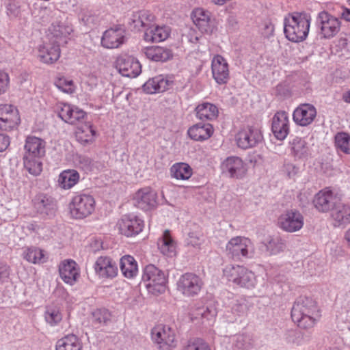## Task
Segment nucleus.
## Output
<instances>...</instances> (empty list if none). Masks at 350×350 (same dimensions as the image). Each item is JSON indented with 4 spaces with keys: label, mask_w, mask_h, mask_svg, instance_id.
I'll list each match as a JSON object with an SVG mask.
<instances>
[{
    "label": "nucleus",
    "mask_w": 350,
    "mask_h": 350,
    "mask_svg": "<svg viewBox=\"0 0 350 350\" xmlns=\"http://www.w3.org/2000/svg\"><path fill=\"white\" fill-rule=\"evenodd\" d=\"M79 174L75 170L63 171L58 177V185L63 189H69L74 187L79 180Z\"/></svg>",
    "instance_id": "79ce46f5"
},
{
    "label": "nucleus",
    "mask_w": 350,
    "mask_h": 350,
    "mask_svg": "<svg viewBox=\"0 0 350 350\" xmlns=\"http://www.w3.org/2000/svg\"><path fill=\"white\" fill-rule=\"evenodd\" d=\"M142 280L148 291L152 294L161 293L164 291L166 282L165 274L154 265L150 264L145 267Z\"/></svg>",
    "instance_id": "423d86ee"
},
{
    "label": "nucleus",
    "mask_w": 350,
    "mask_h": 350,
    "mask_svg": "<svg viewBox=\"0 0 350 350\" xmlns=\"http://www.w3.org/2000/svg\"><path fill=\"white\" fill-rule=\"evenodd\" d=\"M291 155L298 160H308L312 157V149L301 137H295L289 142Z\"/></svg>",
    "instance_id": "a878e982"
},
{
    "label": "nucleus",
    "mask_w": 350,
    "mask_h": 350,
    "mask_svg": "<svg viewBox=\"0 0 350 350\" xmlns=\"http://www.w3.org/2000/svg\"><path fill=\"white\" fill-rule=\"evenodd\" d=\"M342 100L347 103H350V90L342 94Z\"/></svg>",
    "instance_id": "774afa93"
},
{
    "label": "nucleus",
    "mask_w": 350,
    "mask_h": 350,
    "mask_svg": "<svg viewBox=\"0 0 350 350\" xmlns=\"http://www.w3.org/2000/svg\"><path fill=\"white\" fill-rule=\"evenodd\" d=\"M81 340L75 334H69L57 340L55 350H82Z\"/></svg>",
    "instance_id": "72a5a7b5"
},
{
    "label": "nucleus",
    "mask_w": 350,
    "mask_h": 350,
    "mask_svg": "<svg viewBox=\"0 0 350 350\" xmlns=\"http://www.w3.org/2000/svg\"><path fill=\"white\" fill-rule=\"evenodd\" d=\"M311 16L306 12H293L284 20V32L286 38L293 42L305 40L308 36Z\"/></svg>",
    "instance_id": "f03ea898"
},
{
    "label": "nucleus",
    "mask_w": 350,
    "mask_h": 350,
    "mask_svg": "<svg viewBox=\"0 0 350 350\" xmlns=\"http://www.w3.org/2000/svg\"><path fill=\"white\" fill-rule=\"evenodd\" d=\"M116 67L122 76L127 77H136L142 71L138 60L128 55L119 56L116 62Z\"/></svg>",
    "instance_id": "f3484780"
},
{
    "label": "nucleus",
    "mask_w": 350,
    "mask_h": 350,
    "mask_svg": "<svg viewBox=\"0 0 350 350\" xmlns=\"http://www.w3.org/2000/svg\"><path fill=\"white\" fill-rule=\"evenodd\" d=\"M184 350H211L208 345L201 339L190 341Z\"/></svg>",
    "instance_id": "4d7b16f0"
},
{
    "label": "nucleus",
    "mask_w": 350,
    "mask_h": 350,
    "mask_svg": "<svg viewBox=\"0 0 350 350\" xmlns=\"http://www.w3.org/2000/svg\"><path fill=\"white\" fill-rule=\"evenodd\" d=\"M33 207L41 215H52L56 210V202L52 197L43 193L36 195L33 200Z\"/></svg>",
    "instance_id": "cd10ccee"
},
{
    "label": "nucleus",
    "mask_w": 350,
    "mask_h": 350,
    "mask_svg": "<svg viewBox=\"0 0 350 350\" xmlns=\"http://www.w3.org/2000/svg\"><path fill=\"white\" fill-rule=\"evenodd\" d=\"M95 135L96 131L90 124L81 126L78 128L76 132L77 140L83 144L92 143L94 140Z\"/></svg>",
    "instance_id": "a18cd8bd"
},
{
    "label": "nucleus",
    "mask_w": 350,
    "mask_h": 350,
    "mask_svg": "<svg viewBox=\"0 0 350 350\" xmlns=\"http://www.w3.org/2000/svg\"><path fill=\"white\" fill-rule=\"evenodd\" d=\"M217 314V309L213 305H196L190 312L191 319H200L209 325L215 322Z\"/></svg>",
    "instance_id": "393cba45"
},
{
    "label": "nucleus",
    "mask_w": 350,
    "mask_h": 350,
    "mask_svg": "<svg viewBox=\"0 0 350 350\" xmlns=\"http://www.w3.org/2000/svg\"><path fill=\"white\" fill-rule=\"evenodd\" d=\"M23 257L27 262L33 264L44 263L47 260L46 252L34 246L25 248Z\"/></svg>",
    "instance_id": "ea45409f"
},
{
    "label": "nucleus",
    "mask_w": 350,
    "mask_h": 350,
    "mask_svg": "<svg viewBox=\"0 0 350 350\" xmlns=\"http://www.w3.org/2000/svg\"><path fill=\"white\" fill-rule=\"evenodd\" d=\"M144 53L148 59L154 62H166L173 56L170 49L159 46L147 47Z\"/></svg>",
    "instance_id": "e433bc0d"
},
{
    "label": "nucleus",
    "mask_w": 350,
    "mask_h": 350,
    "mask_svg": "<svg viewBox=\"0 0 350 350\" xmlns=\"http://www.w3.org/2000/svg\"><path fill=\"white\" fill-rule=\"evenodd\" d=\"M262 139V135L260 131L252 126H244L236 135L237 144L242 149H247L256 146Z\"/></svg>",
    "instance_id": "f8f14e48"
},
{
    "label": "nucleus",
    "mask_w": 350,
    "mask_h": 350,
    "mask_svg": "<svg viewBox=\"0 0 350 350\" xmlns=\"http://www.w3.org/2000/svg\"><path fill=\"white\" fill-rule=\"evenodd\" d=\"M59 116L64 122L74 124L84 118L85 112L75 106L62 104L59 111Z\"/></svg>",
    "instance_id": "c756f323"
},
{
    "label": "nucleus",
    "mask_w": 350,
    "mask_h": 350,
    "mask_svg": "<svg viewBox=\"0 0 350 350\" xmlns=\"http://www.w3.org/2000/svg\"><path fill=\"white\" fill-rule=\"evenodd\" d=\"M9 276V272L8 268L2 267L0 268V280L3 281L4 279L8 278Z\"/></svg>",
    "instance_id": "338daca9"
},
{
    "label": "nucleus",
    "mask_w": 350,
    "mask_h": 350,
    "mask_svg": "<svg viewBox=\"0 0 350 350\" xmlns=\"http://www.w3.org/2000/svg\"><path fill=\"white\" fill-rule=\"evenodd\" d=\"M55 85L58 89L67 94H72L76 90V85L74 81L65 77H57L55 81Z\"/></svg>",
    "instance_id": "603ef678"
},
{
    "label": "nucleus",
    "mask_w": 350,
    "mask_h": 350,
    "mask_svg": "<svg viewBox=\"0 0 350 350\" xmlns=\"http://www.w3.org/2000/svg\"><path fill=\"white\" fill-rule=\"evenodd\" d=\"M111 320V314L107 309H97L92 312V322L99 327L106 325Z\"/></svg>",
    "instance_id": "3c124183"
},
{
    "label": "nucleus",
    "mask_w": 350,
    "mask_h": 350,
    "mask_svg": "<svg viewBox=\"0 0 350 350\" xmlns=\"http://www.w3.org/2000/svg\"><path fill=\"white\" fill-rule=\"evenodd\" d=\"M271 131L278 140H284L290 131V120L288 113L280 111L275 113L271 120Z\"/></svg>",
    "instance_id": "6ab92c4d"
},
{
    "label": "nucleus",
    "mask_w": 350,
    "mask_h": 350,
    "mask_svg": "<svg viewBox=\"0 0 350 350\" xmlns=\"http://www.w3.org/2000/svg\"><path fill=\"white\" fill-rule=\"evenodd\" d=\"M158 247L160 252L165 256L172 257L176 255V243L169 230L163 232L162 237L158 241Z\"/></svg>",
    "instance_id": "f704fd0d"
},
{
    "label": "nucleus",
    "mask_w": 350,
    "mask_h": 350,
    "mask_svg": "<svg viewBox=\"0 0 350 350\" xmlns=\"http://www.w3.org/2000/svg\"><path fill=\"white\" fill-rule=\"evenodd\" d=\"M331 217L335 227L345 226L350 223V206L338 203L332 210Z\"/></svg>",
    "instance_id": "2f4dec72"
},
{
    "label": "nucleus",
    "mask_w": 350,
    "mask_h": 350,
    "mask_svg": "<svg viewBox=\"0 0 350 350\" xmlns=\"http://www.w3.org/2000/svg\"><path fill=\"white\" fill-rule=\"evenodd\" d=\"M38 59L43 64H53L60 57L61 50L58 41L44 42L37 49Z\"/></svg>",
    "instance_id": "4468645a"
},
{
    "label": "nucleus",
    "mask_w": 350,
    "mask_h": 350,
    "mask_svg": "<svg viewBox=\"0 0 350 350\" xmlns=\"http://www.w3.org/2000/svg\"><path fill=\"white\" fill-rule=\"evenodd\" d=\"M213 77L219 85L226 84L230 79L229 66L226 59L220 55L213 57L211 62Z\"/></svg>",
    "instance_id": "412c9836"
},
{
    "label": "nucleus",
    "mask_w": 350,
    "mask_h": 350,
    "mask_svg": "<svg viewBox=\"0 0 350 350\" xmlns=\"http://www.w3.org/2000/svg\"><path fill=\"white\" fill-rule=\"evenodd\" d=\"M51 34L55 40L58 41L60 44V41L62 39H66L73 31L72 27L70 25L64 23H57L52 25L50 29Z\"/></svg>",
    "instance_id": "c03bdc74"
},
{
    "label": "nucleus",
    "mask_w": 350,
    "mask_h": 350,
    "mask_svg": "<svg viewBox=\"0 0 350 350\" xmlns=\"http://www.w3.org/2000/svg\"><path fill=\"white\" fill-rule=\"evenodd\" d=\"M23 163L29 174L38 176L42 172L40 158L45 154V142L33 136L28 137L25 144Z\"/></svg>",
    "instance_id": "7ed1b4c3"
},
{
    "label": "nucleus",
    "mask_w": 350,
    "mask_h": 350,
    "mask_svg": "<svg viewBox=\"0 0 350 350\" xmlns=\"http://www.w3.org/2000/svg\"><path fill=\"white\" fill-rule=\"evenodd\" d=\"M250 306L247 301L244 298L236 299L232 302L230 311L231 314H226L227 321L229 323H234L238 319L245 317L247 315Z\"/></svg>",
    "instance_id": "7c9ffc66"
},
{
    "label": "nucleus",
    "mask_w": 350,
    "mask_h": 350,
    "mask_svg": "<svg viewBox=\"0 0 350 350\" xmlns=\"http://www.w3.org/2000/svg\"><path fill=\"white\" fill-rule=\"evenodd\" d=\"M340 199L329 188L320 190L313 199V204L319 212L332 211L339 203Z\"/></svg>",
    "instance_id": "ddd939ff"
},
{
    "label": "nucleus",
    "mask_w": 350,
    "mask_h": 350,
    "mask_svg": "<svg viewBox=\"0 0 350 350\" xmlns=\"http://www.w3.org/2000/svg\"><path fill=\"white\" fill-rule=\"evenodd\" d=\"M98 78L94 74H90L82 81V88L88 92H92L98 85Z\"/></svg>",
    "instance_id": "5fc2aeb1"
},
{
    "label": "nucleus",
    "mask_w": 350,
    "mask_h": 350,
    "mask_svg": "<svg viewBox=\"0 0 350 350\" xmlns=\"http://www.w3.org/2000/svg\"><path fill=\"white\" fill-rule=\"evenodd\" d=\"M291 316L299 328L309 330L320 321L321 312L314 299L310 297H299L293 306Z\"/></svg>",
    "instance_id": "f257e3e1"
},
{
    "label": "nucleus",
    "mask_w": 350,
    "mask_h": 350,
    "mask_svg": "<svg viewBox=\"0 0 350 350\" xmlns=\"http://www.w3.org/2000/svg\"><path fill=\"white\" fill-rule=\"evenodd\" d=\"M21 118L16 107L8 104L0 105V131L10 132L17 129Z\"/></svg>",
    "instance_id": "9d476101"
},
{
    "label": "nucleus",
    "mask_w": 350,
    "mask_h": 350,
    "mask_svg": "<svg viewBox=\"0 0 350 350\" xmlns=\"http://www.w3.org/2000/svg\"><path fill=\"white\" fill-rule=\"evenodd\" d=\"M173 83V77L158 75L148 80L143 85V90L147 94L163 92L171 88Z\"/></svg>",
    "instance_id": "5701e85b"
},
{
    "label": "nucleus",
    "mask_w": 350,
    "mask_h": 350,
    "mask_svg": "<svg viewBox=\"0 0 350 350\" xmlns=\"http://www.w3.org/2000/svg\"><path fill=\"white\" fill-rule=\"evenodd\" d=\"M118 228L126 237H133L140 233L144 227L142 219L135 215H124L118 221Z\"/></svg>",
    "instance_id": "2eb2a0df"
},
{
    "label": "nucleus",
    "mask_w": 350,
    "mask_h": 350,
    "mask_svg": "<svg viewBox=\"0 0 350 350\" xmlns=\"http://www.w3.org/2000/svg\"><path fill=\"white\" fill-rule=\"evenodd\" d=\"M94 268L96 274L102 279H113L118 273L116 263L109 256L98 257Z\"/></svg>",
    "instance_id": "aec40b11"
},
{
    "label": "nucleus",
    "mask_w": 350,
    "mask_h": 350,
    "mask_svg": "<svg viewBox=\"0 0 350 350\" xmlns=\"http://www.w3.org/2000/svg\"><path fill=\"white\" fill-rule=\"evenodd\" d=\"M10 143V137L5 134L0 133V152L5 150L9 146Z\"/></svg>",
    "instance_id": "e2e57ef3"
},
{
    "label": "nucleus",
    "mask_w": 350,
    "mask_h": 350,
    "mask_svg": "<svg viewBox=\"0 0 350 350\" xmlns=\"http://www.w3.org/2000/svg\"><path fill=\"white\" fill-rule=\"evenodd\" d=\"M213 127L208 123H197L189 128L187 134L194 141H205L213 134Z\"/></svg>",
    "instance_id": "c85d7f7f"
},
{
    "label": "nucleus",
    "mask_w": 350,
    "mask_h": 350,
    "mask_svg": "<svg viewBox=\"0 0 350 350\" xmlns=\"http://www.w3.org/2000/svg\"><path fill=\"white\" fill-rule=\"evenodd\" d=\"M243 267L228 265L224 269V276L234 286H238L240 275L243 273Z\"/></svg>",
    "instance_id": "de8ad7c7"
},
{
    "label": "nucleus",
    "mask_w": 350,
    "mask_h": 350,
    "mask_svg": "<svg viewBox=\"0 0 350 350\" xmlns=\"http://www.w3.org/2000/svg\"><path fill=\"white\" fill-rule=\"evenodd\" d=\"M10 88V77L5 72L0 70V96L5 94Z\"/></svg>",
    "instance_id": "bf43d9fd"
},
{
    "label": "nucleus",
    "mask_w": 350,
    "mask_h": 350,
    "mask_svg": "<svg viewBox=\"0 0 350 350\" xmlns=\"http://www.w3.org/2000/svg\"><path fill=\"white\" fill-rule=\"evenodd\" d=\"M262 243L269 255L278 254L286 247V242L280 235L269 236Z\"/></svg>",
    "instance_id": "a19ab883"
},
{
    "label": "nucleus",
    "mask_w": 350,
    "mask_h": 350,
    "mask_svg": "<svg viewBox=\"0 0 350 350\" xmlns=\"http://www.w3.org/2000/svg\"><path fill=\"white\" fill-rule=\"evenodd\" d=\"M334 146L337 151L350 154V134L338 132L334 136Z\"/></svg>",
    "instance_id": "49530a36"
},
{
    "label": "nucleus",
    "mask_w": 350,
    "mask_h": 350,
    "mask_svg": "<svg viewBox=\"0 0 350 350\" xmlns=\"http://www.w3.org/2000/svg\"><path fill=\"white\" fill-rule=\"evenodd\" d=\"M170 28L167 26H154L147 29L144 33V40L150 42H159L166 40L170 36Z\"/></svg>",
    "instance_id": "473e14b6"
},
{
    "label": "nucleus",
    "mask_w": 350,
    "mask_h": 350,
    "mask_svg": "<svg viewBox=\"0 0 350 350\" xmlns=\"http://www.w3.org/2000/svg\"><path fill=\"white\" fill-rule=\"evenodd\" d=\"M202 234L199 232H191L188 234L187 243L193 247H199L203 243Z\"/></svg>",
    "instance_id": "13d9d810"
},
{
    "label": "nucleus",
    "mask_w": 350,
    "mask_h": 350,
    "mask_svg": "<svg viewBox=\"0 0 350 350\" xmlns=\"http://www.w3.org/2000/svg\"><path fill=\"white\" fill-rule=\"evenodd\" d=\"M151 338L159 350H173L177 345L175 332L168 325H155L151 330Z\"/></svg>",
    "instance_id": "39448f33"
},
{
    "label": "nucleus",
    "mask_w": 350,
    "mask_h": 350,
    "mask_svg": "<svg viewBox=\"0 0 350 350\" xmlns=\"http://www.w3.org/2000/svg\"><path fill=\"white\" fill-rule=\"evenodd\" d=\"M177 290L185 297L196 296L201 291L204 282L202 279L193 273L182 275L177 281Z\"/></svg>",
    "instance_id": "6e6552de"
},
{
    "label": "nucleus",
    "mask_w": 350,
    "mask_h": 350,
    "mask_svg": "<svg viewBox=\"0 0 350 350\" xmlns=\"http://www.w3.org/2000/svg\"><path fill=\"white\" fill-rule=\"evenodd\" d=\"M222 173L230 178H241L247 172L246 164L235 156L226 158L221 165Z\"/></svg>",
    "instance_id": "a211bd4d"
},
{
    "label": "nucleus",
    "mask_w": 350,
    "mask_h": 350,
    "mask_svg": "<svg viewBox=\"0 0 350 350\" xmlns=\"http://www.w3.org/2000/svg\"><path fill=\"white\" fill-rule=\"evenodd\" d=\"M336 8H340L342 10V12L340 14L341 18L345 19L347 21L350 22V9L347 8L344 6L340 5L338 4H336L335 5Z\"/></svg>",
    "instance_id": "0e129e2a"
},
{
    "label": "nucleus",
    "mask_w": 350,
    "mask_h": 350,
    "mask_svg": "<svg viewBox=\"0 0 350 350\" xmlns=\"http://www.w3.org/2000/svg\"><path fill=\"white\" fill-rule=\"evenodd\" d=\"M61 279L69 285H74L80 276L79 268L76 262L71 259L62 261L59 265Z\"/></svg>",
    "instance_id": "4be33fe9"
},
{
    "label": "nucleus",
    "mask_w": 350,
    "mask_h": 350,
    "mask_svg": "<svg viewBox=\"0 0 350 350\" xmlns=\"http://www.w3.org/2000/svg\"><path fill=\"white\" fill-rule=\"evenodd\" d=\"M141 16V21L142 22L143 29L146 30L150 28L153 25L154 16L152 13L148 10L139 11Z\"/></svg>",
    "instance_id": "6e6d98bb"
},
{
    "label": "nucleus",
    "mask_w": 350,
    "mask_h": 350,
    "mask_svg": "<svg viewBox=\"0 0 350 350\" xmlns=\"http://www.w3.org/2000/svg\"><path fill=\"white\" fill-rule=\"evenodd\" d=\"M254 341L250 334H243L236 336L234 345L241 350H247L252 347Z\"/></svg>",
    "instance_id": "864d4df0"
},
{
    "label": "nucleus",
    "mask_w": 350,
    "mask_h": 350,
    "mask_svg": "<svg viewBox=\"0 0 350 350\" xmlns=\"http://www.w3.org/2000/svg\"><path fill=\"white\" fill-rule=\"evenodd\" d=\"M120 268L122 275L129 279L134 278L138 273L137 262L130 255H125L120 258Z\"/></svg>",
    "instance_id": "c9c22d12"
},
{
    "label": "nucleus",
    "mask_w": 350,
    "mask_h": 350,
    "mask_svg": "<svg viewBox=\"0 0 350 350\" xmlns=\"http://www.w3.org/2000/svg\"><path fill=\"white\" fill-rule=\"evenodd\" d=\"M46 321L51 326H55L62 320V313L59 308L57 306H50L46 308L44 313Z\"/></svg>",
    "instance_id": "09e8293b"
},
{
    "label": "nucleus",
    "mask_w": 350,
    "mask_h": 350,
    "mask_svg": "<svg viewBox=\"0 0 350 350\" xmlns=\"http://www.w3.org/2000/svg\"><path fill=\"white\" fill-rule=\"evenodd\" d=\"M82 19L87 25L93 23L94 21L92 12L90 11L86 12L84 14Z\"/></svg>",
    "instance_id": "69168bd1"
},
{
    "label": "nucleus",
    "mask_w": 350,
    "mask_h": 350,
    "mask_svg": "<svg viewBox=\"0 0 350 350\" xmlns=\"http://www.w3.org/2000/svg\"><path fill=\"white\" fill-rule=\"evenodd\" d=\"M196 117L201 120H212L218 115V109L213 103L204 102L198 105L195 109Z\"/></svg>",
    "instance_id": "4c0bfd02"
},
{
    "label": "nucleus",
    "mask_w": 350,
    "mask_h": 350,
    "mask_svg": "<svg viewBox=\"0 0 350 350\" xmlns=\"http://www.w3.org/2000/svg\"><path fill=\"white\" fill-rule=\"evenodd\" d=\"M317 116L315 107L310 104H301L294 111L293 118L294 122L301 126L310 124Z\"/></svg>",
    "instance_id": "b1692460"
},
{
    "label": "nucleus",
    "mask_w": 350,
    "mask_h": 350,
    "mask_svg": "<svg viewBox=\"0 0 350 350\" xmlns=\"http://www.w3.org/2000/svg\"><path fill=\"white\" fill-rule=\"evenodd\" d=\"M124 31L120 27L111 28L105 31L101 43L107 49L119 47L124 42Z\"/></svg>",
    "instance_id": "bb28decb"
},
{
    "label": "nucleus",
    "mask_w": 350,
    "mask_h": 350,
    "mask_svg": "<svg viewBox=\"0 0 350 350\" xmlns=\"http://www.w3.org/2000/svg\"><path fill=\"white\" fill-rule=\"evenodd\" d=\"M134 205L144 211H149L157 205V194L149 187L137 190L133 196Z\"/></svg>",
    "instance_id": "dca6fc26"
},
{
    "label": "nucleus",
    "mask_w": 350,
    "mask_h": 350,
    "mask_svg": "<svg viewBox=\"0 0 350 350\" xmlns=\"http://www.w3.org/2000/svg\"><path fill=\"white\" fill-rule=\"evenodd\" d=\"M95 207L94 198L90 194L83 193L75 194L69 204L70 215L76 219H82L91 215Z\"/></svg>",
    "instance_id": "20e7f679"
},
{
    "label": "nucleus",
    "mask_w": 350,
    "mask_h": 350,
    "mask_svg": "<svg viewBox=\"0 0 350 350\" xmlns=\"http://www.w3.org/2000/svg\"><path fill=\"white\" fill-rule=\"evenodd\" d=\"M282 173L288 178H293L298 172V168L292 163H284L282 167Z\"/></svg>",
    "instance_id": "052dcab7"
},
{
    "label": "nucleus",
    "mask_w": 350,
    "mask_h": 350,
    "mask_svg": "<svg viewBox=\"0 0 350 350\" xmlns=\"http://www.w3.org/2000/svg\"><path fill=\"white\" fill-rule=\"evenodd\" d=\"M277 225L284 232H295L303 228L304 217L298 210L288 209L279 215L277 219Z\"/></svg>",
    "instance_id": "0eeeda50"
},
{
    "label": "nucleus",
    "mask_w": 350,
    "mask_h": 350,
    "mask_svg": "<svg viewBox=\"0 0 350 350\" xmlns=\"http://www.w3.org/2000/svg\"><path fill=\"white\" fill-rule=\"evenodd\" d=\"M131 26H133V29L137 31H140L143 28L142 22L141 21L140 12H138L133 14L131 18Z\"/></svg>",
    "instance_id": "680f3d73"
},
{
    "label": "nucleus",
    "mask_w": 350,
    "mask_h": 350,
    "mask_svg": "<svg viewBox=\"0 0 350 350\" xmlns=\"http://www.w3.org/2000/svg\"><path fill=\"white\" fill-rule=\"evenodd\" d=\"M317 23L320 29V36L325 39L334 37L340 29V20L327 11H322L318 14Z\"/></svg>",
    "instance_id": "1a4fd4ad"
},
{
    "label": "nucleus",
    "mask_w": 350,
    "mask_h": 350,
    "mask_svg": "<svg viewBox=\"0 0 350 350\" xmlns=\"http://www.w3.org/2000/svg\"><path fill=\"white\" fill-rule=\"evenodd\" d=\"M194 24L202 32H207L210 29V12L203 8H196L192 12Z\"/></svg>",
    "instance_id": "58836bf2"
},
{
    "label": "nucleus",
    "mask_w": 350,
    "mask_h": 350,
    "mask_svg": "<svg viewBox=\"0 0 350 350\" xmlns=\"http://www.w3.org/2000/svg\"><path fill=\"white\" fill-rule=\"evenodd\" d=\"M226 250L232 258L250 257L253 253V244L246 237H236L228 242Z\"/></svg>",
    "instance_id": "9b49d317"
},
{
    "label": "nucleus",
    "mask_w": 350,
    "mask_h": 350,
    "mask_svg": "<svg viewBox=\"0 0 350 350\" xmlns=\"http://www.w3.org/2000/svg\"><path fill=\"white\" fill-rule=\"evenodd\" d=\"M243 273L239 278V281L237 286L243 287L246 288H253L256 284V278L254 273L249 271L243 267Z\"/></svg>",
    "instance_id": "8fccbe9b"
},
{
    "label": "nucleus",
    "mask_w": 350,
    "mask_h": 350,
    "mask_svg": "<svg viewBox=\"0 0 350 350\" xmlns=\"http://www.w3.org/2000/svg\"><path fill=\"white\" fill-rule=\"evenodd\" d=\"M171 176L179 180H188L192 175L191 167L185 163H176L170 168Z\"/></svg>",
    "instance_id": "37998d69"
}]
</instances>
